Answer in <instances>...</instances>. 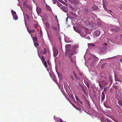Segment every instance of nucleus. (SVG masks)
Returning <instances> with one entry per match:
<instances>
[{
	"instance_id": "obj_1",
	"label": "nucleus",
	"mask_w": 122,
	"mask_h": 122,
	"mask_svg": "<svg viewBox=\"0 0 122 122\" xmlns=\"http://www.w3.org/2000/svg\"><path fill=\"white\" fill-rule=\"evenodd\" d=\"M70 45H66V48L67 50L66 53H68L69 54V57L71 59V61L73 63H74L75 61V58L74 57L73 58H72L71 56L75 54V52L73 51V50L72 48L70 47Z\"/></svg>"
},
{
	"instance_id": "obj_2",
	"label": "nucleus",
	"mask_w": 122,
	"mask_h": 122,
	"mask_svg": "<svg viewBox=\"0 0 122 122\" xmlns=\"http://www.w3.org/2000/svg\"><path fill=\"white\" fill-rule=\"evenodd\" d=\"M107 49V48L106 46H103L99 48V50L101 53L104 54L106 52V51Z\"/></svg>"
},
{
	"instance_id": "obj_3",
	"label": "nucleus",
	"mask_w": 122,
	"mask_h": 122,
	"mask_svg": "<svg viewBox=\"0 0 122 122\" xmlns=\"http://www.w3.org/2000/svg\"><path fill=\"white\" fill-rule=\"evenodd\" d=\"M85 22L86 25L90 28H92L94 24L92 22H90L88 20H86Z\"/></svg>"
},
{
	"instance_id": "obj_4",
	"label": "nucleus",
	"mask_w": 122,
	"mask_h": 122,
	"mask_svg": "<svg viewBox=\"0 0 122 122\" xmlns=\"http://www.w3.org/2000/svg\"><path fill=\"white\" fill-rule=\"evenodd\" d=\"M110 30L112 31L115 32H119L121 30V29L119 28L116 27L115 28H112L110 29Z\"/></svg>"
},
{
	"instance_id": "obj_5",
	"label": "nucleus",
	"mask_w": 122,
	"mask_h": 122,
	"mask_svg": "<svg viewBox=\"0 0 122 122\" xmlns=\"http://www.w3.org/2000/svg\"><path fill=\"white\" fill-rule=\"evenodd\" d=\"M53 51L54 56L55 57H56L58 54V50L56 48L53 49Z\"/></svg>"
},
{
	"instance_id": "obj_6",
	"label": "nucleus",
	"mask_w": 122,
	"mask_h": 122,
	"mask_svg": "<svg viewBox=\"0 0 122 122\" xmlns=\"http://www.w3.org/2000/svg\"><path fill=\"white\" fill-rule=\"evenodd\" d=\"M91 10V9L89 8L88 7H86L85 9L84 13L85 14H87L89 12H90Z\"/></svg>"
},
{
	"instance_id": "obj_7",
	"label": "nucleus",
	"mask_w": 122,
	"mask_h": 122,
	"mask_svg": "<svg viewBox=\"0 0 122 122\" xmlns=\"http://www.w3.org/2000/svg\"><path fill=\"white\" fill-rule=\"evenodd\" d=\"M80 86L82 88V90H83L85 94L86 95V93L85 90L86 89V87L84 85V84H80Z\"/></svg>"
},
{
	"instance_id": "obj_8",
	"label": "nucleus",
	"mask_w": 122,
	"mask_h": 122,
	"mask_svg": "<svg viewBox=\"0 0 122 122\" xmlns=\"http://www.w3.org/2000/svg\"><path fill=\"white\" fill-rule=\"evenodd\" d=\"M62 10L65 12H67L68 11L67 8L65 6H63L61 7Z\"/></svg>"
},
{
	"instance_id": "obj_9",
	"label": "nucleus",
	"mask_w": 122,
	"mask_h": 122,
	"mask_svg": "<svg viewBox=\"0 0 122 122\" xmlns=\"http://www.w3.org/2000/svg\"><path fill=\"white\" fill-rule=\"evenodd\" d=\"M105 94L103 92H102V96H101V101H103L105 98Z\"/></svg>"
},
{
	"instance_id": "obj_10",
	"label": "nucleus",
	"mask_w": 122,
	"mask_h": 122,
	"mask_svg": "<svg viewBox=\"0 0 122 122\" xmlns=\"http://www.w3.org/2000/svg\"><path fill=\"white\" fill-rule=\"evenodd\" d=\"M102 122H112V121L109 120L108 119L104 120L103 117L102 118Z\"/></svg>"
},
{
	"instance_id": "obj_11",
	"label": "nucleus",
	"mask_w": 122,
	"mask_h": 122,
	"mask_svg": "<svg viewBox=\"0 0 122 122\" xmlns=\"http://www.w3.org/2000/svg\"><path fill=\"white\" fill-rule=\"evenodd\" d=\"M47 52V51L46 48H44L43 50L41 52V54L43 55H45Z\"/></svg>"
},
{
	"instance_id": "obj_12",
	"label": "nucleus",
	"mask_w": 122,
	"mask_h": 122,
	"mask_svg": "<svg viewBox=\"0 0 122 122\" xmlns=\"http://www.w3.org/2000/svg\"><path fill=\"white\" fill-rule=\"evenodd\" d=\"M37 12L38 14L41 13V9L39 7H38L36 8Z\"/></svg>"
},
{
	"instance_id": "obj_13",
	"label": "nucleus",
	"mask_w": 122,
	"mask_h": 122,
	"mask_svg": "<svg viewBox=\"0 0 122 122\" xmlns=\"http://www.w3.org/2000/svg\"><path fill=\"white\" fill-rule=\"evenodd\" d=\"M55 120H57V122H62V119L59 118H55Z\"/></svg>"
},
{
	"instance_id": "obj_14",
	"label": "nucleus",
	"mask_w": 122,
	"mask_h": 122,
	"mask_svg": "<svg viewBox=\"0 0 122 122\" xmlns=\"http://www.w3.org/2000/svg\"><path fill=\"white\" fill-rule=\"evenodd\" d=\"M73 106L74 107H75L76 109V110L79 111H81V109L80 108H79L76 106L74 104H73Z\"/></svg>"
},
{
	"instance_id": "obj_15",
	"label": "nucleus",
	"mask_w": 122,
	"mask_h": 122,
	"mask_svg": "<svg viewBox=\"0 0 122 122\" xmlns=\"http://www.w3.org/2000/svg\"><path fill=\"white\" fill-rule=\"evenodd\" d=\"M57 72L59 78L60 79H62V76L61 74L60 73H58L57 71Z\"/></svg>"
},
{
	"instance_id": "obj_16",
	"label": "nucleus",
	"mask_w": 122,
	"mask_h": 122,
	"mask_svg": "<svg viewBox=\"0 0 122 122\" xmlns=\"http://www.w3.org/2000/svg\"><path fill=\"white\" fill-rule=\"evenodd\" d=\"M100 34V32L99 31L97 30L95 32V34L97 36H99Z\"/></svg>"
},
{
	"instance_id": "obj_17",
	"label": "nucleus",
	"mask_w": 122,
	"mask_h": 122,
	"mask_svg": "<svg viewBox=\"0 0 122 122\" xmlns=\"http://www.w3.org/2000/svg\"><path fill=\"white\" fill-rule=\"evenodd\" d=\"M104 106L106 108H110V107L108 106L107 104V103L105 102L104 103Z\"/></svg>"
},
{
	"instance_id": "obj_18",
	"label": "nucleus",
	"mask_w": 122,
	"mask_h": 122,
	"mask_svg": "<svg viewBox=\"0 0 122 122\" xmlns=\"http://www.w3.org/2000/svg\"><path fill=\"white\" fill-rule=\"evenodd\" d=\"M42 63L45 66V67L46 68H47V65L46 62L45 61H43V62H42Z\"/></svg>"
},
{
	"instance_id": "obj_19",
	"label": "nucleus",
	"mask_w": 122,
	"mask_h": 122,
	"mask_svg": "<svg viewBox=\"0 0 122 122\" xmlns=\"http://www.w3.org/2000/svg\"><path fill=\"white\" fill-rule=\"evenodd\" d=\"M88 45L91 47H93L95 46V45L93 43H88Z\"/></svg>"
},
{
	"instance_id": "obj_20",
	"label": "nucleus",
	"mask_w": 122,
	"mask_h": 122,
	"mask_svg": "<svg viewBox=\"0 0 122 122\" xmlns=\"http://www.w3.org/2000/svg\"><path fill=\"white\" fill-rule=\"evenodd\" d=\"M103 8L106 7V5H107V3L106 1L104 2V0L103 1Z\"/></svg>"
},
{
	"instance_id": "obj_21",
	"label": "nucleus",
	"mask_w": 122,
	"mask_h": 122,
	"mask_svg": "<svg viewBox=\"0 0 122 122\" xmlns=\"http://www.w3.org/2000/svg\"><path fill=\"white\" fill-rule=\"evenodd\" d=\"M118 103L120 106H122V101L121 100H119L118 101Z\"/></svg>"
},
{
	"instance_id": "obj_22",
	"label": "nucleus",
	"mask_w": 122,
	"mask_h": 122,
	"mask_svg": "<svg viewBox=\"0 0 122 122\" xmlns=\"http://www.w3.org/2000/svg\"><path fill=\"white\" fill-rule=\"evenodd\" d=\"M13 16L15 20H17L18 19V17L16 14L13 15Z\"/></svg>"
},
{
	"instance_id": "obj_23",
	"label": "nucleus",
	"mask_w": 122,
	"mask_h": 122,
	"mask_svg": "<svg viewBox=\"0 0 122 122\" xmlns=\"http://www.w3.org/2000/svg\"><path fill=\"white\" fill-rule=\"evenodd\" d=\"M11 12L13 15L16 14V12L15 11H13V10H11Z\"/></svg>"
},
{
	"instance_id": "obj_24",
	"label": "nucleus",
	"mask_w": 122,
	"mask_h": 122,
	"mask_svg": "<svg viewBox=\"0 0 122 122\" xmlns=\"http://www.w3.org/2000/svg\"><path fill=\"white\" fill-rule=\"evenodd\" d=\"M41 59L42 61V62H43V61H45V59L44 58V57L43 56L41 55Z\"/></svg>"
},
{
	"instance_id": "obj_25",
	"label": "nucleus",
	"mask_w": 122,
	"mask_h": 122,
	"mask_svg": "<svg viewBox=\"0 0 122 122\" xmlns=\"http://www.w3.org/2000/svg\"><path fill=\"white\" fill-rule=\"evenodd\" d=\"M92 8L93 9L95 10L98 8V7L96 5H94L93 6Z\"/></svg>"
},
{
	"instance_id": "obj_26",
	"label": "nucleus",
	"mask_w": 122,
	"mask_h": 122,
	"mask_svg": "<svg viewBox=\"0 0 122 122\" xmlns=\"http://www.w3.org/2000/svg\"><path fill=\"white\" fill-rule=\"evenodd\" d=\"M46 6L47 9L50 10H51V8L49 6H48L47 5H46Z\"/></svg>"
},
{
	"instance_id": "obj_27",
	"label": "nucleus",
	"mask_w": 122,
	"mask_h": 122,
	"mask_svg": "<svg viewBox=\"0 0 122 122\" xmlns=\"http://www.w3.org/2000/svg\"><path fill=\"white\" fill-rule=\"evenodd\" d=\"M33 40L34 41V40H35L36 41L37 39V36H35L33 38Z\"/></svg>"
},
{
	"instance_id": "obj_28",
	"label": "nucleus",
	"mask_w": 122,
	"mask_h": 122,
	"mask_svg": "<svg viewBox=\"0 0 122 122\" xmlns=\"http://www.w3.org/2000/svg\"><path fill=\"white\" fill-rule=\"evenodd\" d=\"M34 44L36 46H38L39 45V43L37 42H36L35 43H34Z\"/></svg>"
},
{
	"instance_id": "obj_29",
	"label": "nucleus",
	"mask_w": 122,
	"mask_h": 122,
	"mask_svg": "<svg viewBox=\"0 0 122 122\" xmlns=\"http://www.w3.org/2000/svg\"><path fill=\"white\" fill-rule=\"evenodd\" d=\"M80 77H83V74L81 73H78Z\"/></svg>"
},
{
	"instance_id": "obj_30",
	"label": "nucleus",
	"mask_w": 122,
	"mask_h": 122,
	"mask_svg": "<svg viewBox=\"0 0 122 122\" xmlns=\"http://www.w3.org/2000/svg\"><path fill=\"white\" fill-rule=\"evenodd\" d=\"M113 87L115 89H117V86H116V85H114L113 84Z\"/></svg>"
},
{
	"instance_id": "obj_31",
	"label": "nucleus",
	"mask_w": 122,
	"mask_h": 122,
	"mask_svg": "<svg viewBox=\"0 0 122 122\" xmlns=\"http://www.w3.org/2000/svg\"><path fill=\"white\" fill-rule=\"evenodd\" d=\"M70 78L72 80H74V78L73 76L72 75H70Z\"/></svg>"
},
{
	"instance_id": "obj_32",
	"label": "nucleus",
	"mask_w": 122,
	"mask_h": 122,
	"mask_svg": "<svg viewBox=\"0 0 122 122\" xmlns=\"http://www.w3.org/2000/svg\"><path fill=\"white\" fill-rule=\"evenodd\" d=\"M75 98H76V101H79L80 100V99L78 98L77 96H75Z\"/></svg>"
},
{
	"instance_id": "obj_33",
	"label": "nucleus",
	"mask_w": 122,
	"mask_h": 122,
	"mask_svg": "<svg viewBox=\"0 0 122 122\" xmlns=\"http://www.w3.org/2000/svg\"><path fill=\"white\" fill-rule=\"evenodd\" d=\"M104 9L106 11L108 12V13H109V11H108V9L106 7H104Z\"/></svg>"
},
{
	"instance_id": "obj_34",
	"label": "nucleus",
	"mask_w": 122,
	"mask_h": 122,
	"mask_svg": "<svg viewBox=\"0 0 122 122\" xmlns=\"http://www.w3.org/2000/svg\"><path fill=\"white\" fill-rule=\"evenodd\" d=\"M34 26L35 28L36 29L38 27V25L36 24H35L34 25Z\"/></svg>"
},
{
	"instance_id": "obj_35",
	"label": "nucleus",
	"mask_w": 122,
	"mask_h": 122,
	"mask_svg": "<svg viewBox=\"0 0 122 122\" xmlns=\"http://www.w3.org/2000/svg\"><path fill=\"white\" fill-rule=\"evenodd\" d=\"M118 38V36H115L114 37V38L115 39V40H116Z\"/></svg>"
},
{
	"instance_id": "obj_36",
	"label": "nucleus",
	"mask_w": 122,
	"mask_h": 122,
	"mask_svg": "<svg viewBox=\"0 0 122 122\" xmlns=\"http://www.w3.org/2000/svg\"><path fill=\"white\" fill-rule=\"evenodd\" d=\"M77 102H78V103H80L81 105H82V102L81 101H80V100L79 101H77Z\"/></svg>"
},
{
	"instance_id": "obj_37",
	"label": "nucleus",
	"mask_w": 122,
	"mask_h": 122,
	"mask_svg": "<svg viewBox=\"0 0 122 122\" xmlns=\"http://www.w3.org/2000/svg\"><path fill=\"white\" fill-rule=\"evenodd\" d=\"M46 26L47 27H48L49 26V24L48 23H46Z\"/></svg>"
},
{
	"instance_id": "obj_38",
	"label": "nucleus",
	"mask_w": 122,
	"mask_h": 122,
	"mask_svg": "<svg viewBox=\"0 0 122 122\" xmlns=\"http://www.w3.org/2000/svg\"><path fill=\"white\" fill-rule=\"evenodd\" d=\"M107 44L106 43H105L103 44V46H107Z\"/></svg>"
},
{
	"instance_id": "obj_39",
	"label": "nucleus",
	"mask_w": 122,
	"mask_h": 122,
	"mask_svg": "<svg viewBox=\"0 0 122 122\" xmlns=\"http://www.w3.org/2000/svg\"><path fill=\"white\" fill-rule=\"evenodd\" d=\"M30 31H31V32L32 33H34L35 32V30H29Z\"/></svg>"
},
{
	"instance_id": "obj_40",
	"label": "nucleus",
	"mask_w": 122,
	"mask_h": 122,
	"mask_svg": "<svg viewBox=\"0 0 122 122\" xmlns=\"http://www.w3.org/2000/svg\"><path fill=\"white\" fill-rule=\"evenodd\" d=\"M53 2L54 4H55L56 2V0H53Z\"/></svg>"
},
{
	"instance_id": "obj_41",
	"label": "nucleus",
	"mask_w": 122,
	"mask_h": 122,
	"mask_svg": "<svg viewBox=\"0 0 122 122\" xmlns=\"http://www.w3.org/2000/svg\"><path fill=\"white\" fill-rule=\"evenodd\" d=\"M27 30H28V32L30 34V33H31V31H29V30H29V29H28V28H27Z\"/></svg>"
},
{
	"instance_id": "obj_42",
	"label": "nucleus",
	"mask_w": 122,
	"mask_h": 122,
	"mask_svg": "<svg viewBox=\"0 0 122 122\" xmlns=\"http://www.w3.org/2000/svg\"><path fill=\"white\" fill-rule=\"evenodd\" d=\"M86 86L88 87L89 88L90 87V84H86Z\"/></svg>"
},
{
	"instance_id": "obj_43",
	"label": "nucleus",
	"mask_w": 122,
	"mask_h": 122,
	"mask_svg": "<svg viewBox=\"0 0 122 122\" xmlns=\"http://www.w3.org/2000/svg\"><path fill=\"white\" fill-rule=\"evenodd\" d=\"M74 75L75 76V77L77 79V77H76V75H75V73H74Z\"/></svg>"
},
{
	"instance_id": "obj_44",
	"label": "nucleus",
	"mask_w": 122,
	"mask_h": 122,
	"mask_svg": "<svg viewBox=\"0 0 122 122\" xmlns=\"http://www.w3.org/2000/svg\"><path fill=\"white\" fill-rule=\"evenodd\" d=\"M101 76L103 77L104 76V74L103 73H102L101 74Z\"/></svg>"
},
{
	"instance_id": "obj_45",
	"label": "nucleus",
	"mask_w": 122,
	"mask_h": 122,
	"mask_svg": "<svg viewBox=\"0 0 122 122\" xmlns=\"http://www.w3.org/2000/svg\"><path fill=\"white\" fill-rule=\"evenodd\" d=\"M73 28H74V30H75V31H76V30H77L76 29V28L75 27H73Z\"/></svg>"
},
{
	"instance_id": "obj_46",
	"label": "nucleus",
	"mask_w": 122,
	"mask_h": 122,
	"mask_svg": "<svg viewBox=\"0 0 122 122\" xmlns=\"http://www.w3.org/2000/svg\"><path fill=\"white\" fill-rule=\"evenodd\" d=\"M27 18L28 19V20H29V16H28V15H27Z\"/></svg>"
},
{
	"instance_id": "obj_47",
	"label": "nucleus",
	"mask_w": 122,
	"mask_h": 122,
	"mask_svg": "<svg viewBox=\"0 0 122 122\" xmlns=\"http://www.w3.org/2000/svg\"><path fill=\"white\" fill-rule=\"evenodd\" d=\"M97 25H101V24L99 22H97Z\"/></svg>"
},
{
	"instance_id": "obj_48",
	"label": "nucleus",
	"mask_w": 122,
	"mask_h": 122,
	"mask_svg": "<svg viewBox=\"0 0 122 122\" xmlns=\"http://www.w3.org/2000/svg\"><path fill=\"white\" fill-rule=\"evenodd\" d=\"M56 77H54L53 78V80L55 81H56Z\"/></svg>"
},
{
	"instance_id": "obj_49",
	"label": "nucleus",
	"mask_w": 122,
	"mask_h": 122,
	"mask_svg": "<svg viewBox=\"0 0 122 122\" xmlns=\"http://www.w3.org/2000/svg\"><path fill=\"white\" fill-rule=\"evenodd\" d=\"M38 56L40 58V59H41V56H40V55H39V53H38Z\"/></svg>"
},
{
	"instance_id": "obj_50",
	"label": "nucleus",
	"mask_w": 122,
	"mask_h": 122,
	"mask_svg": "<svg viewBox=\"0 0 122 122\" xmlns=\"http://www.w3.org/2000/svg\"><path fill=\"white\" fill-rule=\"evenodd\" d=\"M115 80L116 81H119V79L118 78H115Z\"/></svg>"
},
{
	"instance_id": "obj_51",
	"label": "nucleus",
	"mask_w": 122,
	"mask_h": 122,
	"mask_svg": "<svg viewBox=\"0 0 122 122\" xmlns=\"http://www.w3.org/2000/svg\"><path fill=\"white\" fill-rule=\"evenodd\" d=\"M104 66L103 65H102V66H101V68H103L104 67Z\"/></svg>"
},
{
	"instance_id": "obj_52",
	"label": "nucleus",
	"mask_w": 122,
	"mask_h": 122,
	"mask_svg": "<svg viewBox=\"0 0 122 122\" xmlns=\"http://www.w3.org/2000/svg\"><path fill=\"white\" fill-rule=\"evenodd\" d=\"M76 31L77 32H78V33H80V30H76Z\"/></svg>"
},
{
	"instance_id": "obj_53",
	"label": "nucleus",
	"mask_w": 122,
	"mask_h": 122,
	"mask_svg": "<svg viewBox=\"0 0 122 122\" xmlns=\"http://www.w3.org/2000/svg\"><path fill=\"white\" fill-rule=\"evenodd\" d=\"M68 17H67L66 18V21L67 22V20H68Z\"/></svg>"
},
{
	"instance_id": "obj_54",
	"label": "nucleus",
	"mask_w": 122,
	"mask_h": 122,
	"mask_svg": "<svg viewBox=\"0 0 122 122\" xmlns=\"http://www.w3.org/2000/svg\"><path fill=\"white\" fill-rule=\"evenodd\" d=\"M108 11L109 13L112 12V11L111 10H109Z\"/></svg>"
},
{
	"instance_id": "obj_55",
	"label": "nucleus",
	"mask_w": 122,
	"mask_h": 122,
	"mask_svg": "<svg viewBox=\"0 0 122 122\" xmlns=\"http://www.w3.org/2000/svg\"><path fill=\"white\" fill-rule=\"evenodd\" d=\"M106 89H107V88H104V91H106Z\"/></svg>"
},
{
	"instance_id": "obj_56",
	"label": "nucleus",
	"mask_w": 122,
	"mask_h": 122,
	"mask_svg": "<svg viewBox=\"0 0 122 122\" xmlns=\"http://www.w3.org/2000/svg\"><path fill=\"white\" fill-rule=\"evenodd\" d=\"M120 61L121 62H122V59H121V60H120Z\"/></svg>"
},
{
	"instance_id": "obj_57",
	"label": "nucleus",
	"mask_w": 122,
	"mask_h": 122,
	"mask_svg": "<svg viewBox=\"0 0 122 122\" xmlns=\"http://www.w3.org/2000/svg\"><path fill=\"white\" fill-rule=\"evenodd\" d=\"M52 27L54 30H55L56 29V28L54 27Z\"/></svg>"
},
{
	"instance_id": "obj_58",
	"label": "nucleus",
	"mask_w": 122,
	"mask_h": 122,
	"mask_svg": "<svg viewBox=\"0 0 122 122\" xmlns=\"http://www.w3.org/2000/svg\"><path fill=\"white\" fill-rule=\"evenodd\" d=\"M55 17H56V19L57 20V16L56 15V16H55Z\"/></svg>"
},
{
	"instance_id": "obj_59",
	"label": "nucleus",
	"mask_w": 122,
	"mask_h": 122,
	"mask_svg": "<svg viewBox=\"0 0 122 122\" xmlns=\"http://www.w3.org/2000/svg\"><path fill=\"white\" fill-rule=\"evenodd\" d=\"M62 1V3H65V2L63 1Z\"/></svg>"
},
{
	"instance_id": "obj_60",
	"label": "nucleus",
	"mask_w": 122,
	"mask_h": 122,
	"mask_svg": "<svg viewBox=\"0 0 122 122\" xmlns=\"http://www.w3.org/2000/svg\"><path fill=\"white\" fill-rule=\"evenodd\" d=\"M121 38H122V35H121Z\"/></svg>"
},
{
	"instance_id": "obj_61",
	"label": "nucleus",
	"mask_w": 122,
	"mask_h": 122,
	"mask_svg": "<svg viewBox=\"0 0 122 122\" xmlns=\"http://www.w3.org/2000/svg\"><path fill=\"white\" fill-rule=\"evenodd\" d=\"M24 4L25 6H26V5L25 4V3L24 2Z\"/></svg>"
},
{
	"instance_id": "obj_62",
	"label": "nucleus",
	"mask_w": 122,
	"mask_h": 122,
	"mask_svg": "<svg viewBox=\"0 0 122 122\" xmlns=\"http://www.w3.org/2000/svg\"><path fill=\"white\" fill-rule=\"evenodd\" d=\"M101 84H99V86H101Z\"/></svg>"
},
{
	"instance_id": "obj_63",
	"label": "nucleus",
	"mask_w": 122,
	"mask_h": 122,
	"mask_svg": "<svg viewBox=\"0 0 122 122\" xmlns=\"http://www.w3.org/2000/svg\"><path fill=\"white\" fill-rule=\"evenodd\" d=\"M86 84H89V83L88 82H86Z\"/></svg>"
},
{
	"instance_id": "obj_64",
	"label": "nucleus",
	"mask_w": 122,
	"mask_h": 122,
	"mask_svg": "<svg viewBox=\"0 0 122 122\" xmlns=\"http://www.w3.org/2000/svg\"><path fill=\"white\" fill-rule=\"evenodd\" d=\"M85 81L84 82H85V84H86V81Z\"/></svg>"
}]
</instances>
